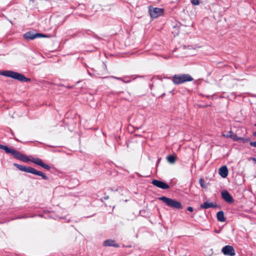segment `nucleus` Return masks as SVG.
I'll use <instances>...</instances> for the list:
<instances>
[{
  "label": "nucleus",
  "mask_w": 256,
  "mask_h": 256,
  "mask_svg": "<svg viewBox=\"0 0 256 256\" xmlns=\"http://www.w3.org/2000/svg\"><path fill=\"white\" fill-rule=\"evenodd\" d=\"M0 74L11 78L21 82H30V79L26 78L24 74L12 70H4L0 72Z\"/></svg>",
  "instance_id": "nucleus-1"
},
{
  "label": "nucleus",
  "mask_w": 256,
  "mask_h": 256,
  "mask_svg": "<svg viewBox=\"0 0 256 256\" xmlns=\"http://www.w3.org/2000/svg\"><path fill=\"white\" fill-rule=\"evenodd\" d=\"M14 165L20 171L30 173L35 175L40 176L42 178V179L45 180H48V178L44 173L42 172L37 170L34 168H32V167L26 166L17 164H14Z\"/></svg>",
  "instance_id": "nucleus-2"
},
{
  "label": "nucleus",
  "mask_w": 256,
  "mask_h": 256,
  "mask_svg": "<svg viewBox=\"0 0 256 256\" xmlns=\"http://www.w3.org/2000/svg\"><path fill=\"white\" fill-rule=\"evenodd\" d=\"M2 150H4L6 153L10 154L14 158L24 162H26L30 160L28 156L24 155L18 150L9 148L6 146H4Z\"/></svg>",
  "instance_id": "nucleus-3"
},
{
  "label": "nucleus",
  "mask_w": 256,
  "mask_h": 256,
  "mask_svg": "<svg viewBox=\"0 0 256 256\" xmlns=\"http://www.w3.org/2000/svg\"><path fill=\"white\" fill-rule=\"evenodd\" d=\"M193 80V78L189 74H175L172 78V82L176 85L187 82H191Z\"/></svg>",
  "instance_id": "nucleus-4"
},
{
  "label": "nucleus",
  "mask_w": 256,
  "mask_h": 256,
  "mask_svg": "<svg viewBox=\"0 0 256 256\" xmlns=\"http://www.w3.org/2000/svg\"><path fill=\"white\" fill-rule=\"evenodd\" d=\"M158 199L165 203L168 206L170 207L178 210L182 209V208L181 203L176 200L164 196Z\"/></svg>",
  "instance_id": "nucleus-5"
},
{
  "label": "nucleus",
  "mask_w": 256,
  "mask_h": 256,
  "mask_svg": "<svg viewBox=\"0 0 256 256\" xmlns=\"http://www.w3.org/2000/svg\"><path fill=\"white\" fill-rule=\"evenodd\" d=\"M148 12L150 16L155 18L164 14V10L159 8H153L152 6L148 7Z\"/></svg>",
  "instance_id": "nucleus-6"
},
{
  "label": "nucleus",
  "mask_w": 256,
  "mask_h": 256,
  "mask_svg": "<svg viewBox=\"0 0 256 256\" xmlns=\"http://www.w3.org/2000/svg\"><path fill=\"white\" fill-rule=\"evenodd\" d=\"M24 38L27 40H32L36 38H48V37L47 35L40 34L36 33L34 34L31 32H28L25 33L23 36Z\"/></svg>",
  "instance_id": "nucleus-7"
},
{
  "label": "nucleus",
  "mask_w": 256,
  "mask_h": 256,
  "mask_svg": "<svg viewBox=\"0 0 256 256\" xmlns=\"http://www.w3.org/2000/svg\"><path fill=\"white\" fill-rule=\"evenodd\" d=\"M222 252L226 256H234L236 254L234 248L229 245L224 246L222 248Z\"/></svg>",
  "instance_id": "nucleus-8"
},
{
  "label": "nucleus",
  "mask_w": 256,
  "mask_h": 256,
  "mask_svg": "<svg viewBox=\"0 0 256 256\" xmlns=\"http://www.w3.org/2000/svg\"><path fill=\"white\" fill-rule=\"evenodd\" d=\"M28 159L30 160L28 162L31 161L34 164L42 166L44 169L50 170L51 168V167L49 165L44 163L42 162V160L40 159V158H32V159Z\"/></svg>",
  "instance_id": "nucleus-9"
},
{
  "label": "nucleus",
  "mask_w": 256,
  "mask_h": 256,
  "mask_svg": "<svg viewBox=\"0 0 256 256\" xmlns=\"http://www.w3.org/2000/svg\"><path fill=\"white\" fill-rule=\"evenodd\" d=\"M152 183L154 186L163 190H166L169 188V186L166 183L160 180H154Z\"/></svg>",
  "instance_id": "nucleus-10"
},
{
  "label": "nucleus",
  "mask_w": 256,
  "mask_h": 256,
  "mask_svg": "<svg viewBox=\"0 0 256 256\" xmlns=\"http://www.w3.org/2000/svg\"><path fill=\"white\" fill-rule=\"evenodd\" d=\"M222 198L228 203L231 204L234 202V199L232 196L226 190L222 192Z\"/></svg>",
  "instance_id": "nucleus-11"
},
{
  "label": "nucleus",
  "mask_w": 256,
  "mask_h": 256,
  "mask_svg": "<svg viewBox=\"0 0 256 256\" xmlns=\"http://www.w3.org/2000/svg\"><path fill=\"white\" fill-rule=\"evenodd\" d=\"M218 206L217 204H214L212 202H206L200 206V208L202 209H208L210 208H216Z\"/></svg>",
  "instance_id": "nucleus-12"
},
{
  "label": "nucleus",
  "mask_w": 256,
  "mask_h": 256,
  "mask_svg": "<svg viewBox=\"0 0 256 256\" xmlns=\"http://www.w3.org/2000/svg\"><path fill=\"white\" fill-rule=\"evenodd\" d=\"M218 172L220 175L224 178H226L228 175V169L225 166H222L219 168Z\"/></svg>",
  "instance_id": "nucleus-13"
},
{
  "label": "nucleus",
  "mask_w": 256,
  "mask_h": 256,
  "mask_svg": "<svg viewBox=\"0 0 256 256\" xmlns=\"http://www.w3.org/2000/svg\"><path fill=\"white\" fill-rule=\"evenodd\" d=\"M104 245L108 246H114L117 248L118 246V244L115 243V242L112 240H108L104 242Z\"/></svg>",
  "instance_id": "nucleus-14"
},
{
  "label": "nucleus",
  "mask_w": 256,
  "mask_h": 256,
  "mask_svg": "<svg viewBox=\"0 0 256 256\" xmlns=\"http://www.w3.org/2000/svg\"><path fill=\"white\" fill-rule=\"evenodd\" d=\"M216 217L218 220L220 222H224L226 220L224 217V212L222 210L217 212Z\"/></svg>",
  "instance_id": "nucleus-15"
},
{
  "label": "nucleus",
  "mask_w": 256,
  "mask_h": 256,
  "mask_svg": "<svg viewBox=\"0 0 256 256\" xmlns=\"http://www.w3.org/2000/svg\"><path fill=\"white\" fill-rule=\"evenodd\" d=\"M222 136L226 138H230L234 141L238 142L240 141V137H238L236 134H222Z\"/></svg>",
  "instance_id": "nucleus-16"
},
{
  "label": "nucleus",
  "mask_w": 256,
  "mask_h": 256,
  "mask_svg": "<svg viewBox=\"0 0 256 256\" xmlns=\"http://www.w3.org/2000/svg\"><path fill=\"white\" fill-rule=\"evenodd\" d=\"M176 158L174 155H169L167 156L166 160L170 164H174L176 161Z\"/></svg>",
  "instance_id": "nucleus-17"
},
{
  "label": "nucleus",
  "mask_w": 256,
  "mask_h": 256,
  "mask_svg": "<svg viewBox=\"0 0 256 256\" xmlns=\"http://www.w3.org/2000/svg\"><path fill=\"white\" fill-rule=\"evenodd\" d=\"M199 182H200V186L202 188H206V186L205 185V182H204V180L202 178H201L200 179Z\"/></svg>",
  "instance_id": "nucleus-18"
},
{
  "label": "nucleus",
  "mask_w": 256,
  "mask_h": 256,
  "mask_svg": "<svg viewBox=\"0 0 256 256\" xmlns=\"http://www.w3.org/2000/svg\"><path fill=\"white\" fill-rule=\"evenodd\" d=\"M250 140L249 138H240V141L242 142L243 143L246 142Z\"/></svg>",
  "instance_id": "nucleus-19"
},
{
  "label": "nucleus",
  "mask_w": 256,
  "mask_h": 256,
  "mask_svg": "<svg viewBox=\"0 0 256 256\" xmlns=\"http://www.w3.org/2000/svg\"><path fill=\"white\" fill-rule=\"evenodd\" d=\"M191 2L194 6H198L200 4L199 0H192Z\"/></svg>",
  "instance_id": "nucleus-20"
},
{
  "label": "nucleus",
  "mask_w": 256,
  "mask_h": 256,
  "mask_svg": "<svg viewBox=\"0 0 256 256\" xmlns=\"http://www.w3.org/2000/svg\"><path fill=\"white\" fill-rule=\"evenodd\" d=\"M250 144L251 146L256 148V141L251 142H250Z\"/></svg>",
  "instance_id": "nucleus-21"
},
{
  "label": "nucleus",
  "mask_w": 256,
  "mask_h": 256,
  "mask_svg": "<svg viewBox=\"0 0 256 256\" xmlns=\"http://www.w3.org/2000/svg\"><path fill=\"white\" fill-rule=\"evenodd\" d=\"M112 78L114 79L118 80H123V78H119V77H116V76H112Z\"/></svg>",
  "instance_id": "nucleus-22"
},
{
  "label": "nucleus",
  "mask_w": 256,
  "mask_h": 256,
  "mask_svg": "<svg viewBox=\"0 0 256 256\" xmlns=\"http://www.w3.org/2000/svg\"><path fill=\"white\" fill-rule=\"evenodd\" d=\"M188 210L190 212H192L194 210L192 206H188L187 208Z\"/></svg>",
  "instance_id": "nucleus-23"
},
{
  "label": "nucleus",
  "mask_w": 256,
  "mask_h": 256,
  "mask_svg": "<svg viewBox=\"0 0 256 256\" xmlns=\"http://www.w3.org/2000/svg\"><path fill=\"white\" fill-rule=\"evenodd\" d=\"M126 78V77H124L123 78V80H122L124 82H130V80H125L124 79Z\"/></svg>",
  "instance_id": "nucleus-24"
},
{
  "label": "nucleus",
  "mask_w": 256,
  "mask_h": 256,
  "mask_svg": "<svg viewBox=\"0 0 256 256\" xmlns=\"http://www.w3.org/2000/svg\"><path fill=\"white\" fill-rule=\"evenodd\" d=\"M233 134V132L232 130H230L228 132L227 134Z\"/></svg>",
  "instance_id": "nucleus-25"
},
{
  "label": "nucleus",
  "mask_w": 256,
  "mask_h": 256,
  "mask_svg": "<svg viewBox=\"0 0 256 256\" xmlns=\"http://www.w3.org/2000/svg\"><path fill=\"white\" fill-rule=\"evenodd\" d=\"M253 161H254L256 163V158H252Z\"/></svg>",
  "instance_id": "nucleus-26"
},
{
  "label": "nucleus",
  "mask_w": 256,
  "mask_h": 256,
  "mask_svg": "<svg viewBox=\"0 0 256 256\" xmlns=\"http://www.w3.org/2000/svg\"><path fill=\"white\" fill-rule=\"evenodd\" d=\"M4 145L0 144V149H2V148H3V147H4Z\"/></svg>",
  "instance_id": "nucleus-27"
},
{
  "label": "nucleus",
  "mask_w": 256,
  "mask_h": 256,
  "mask_svg": "<svg viewBox=\"0 0 256 256\" xmlns=\"http://www.w3.org/2000/svg\"><path fill=\"white\" fill-rule=\"evenodd\" d=\"M254 136H256V131L254 132Z\"/></svg>",
  "instance_id": "nucleus-28"
},
{
  "label": "nucleus",
  "mask_w": 256,
  "mask_h": 256,
  "mask_svg": "<svg viewBox=\"0 0 256 256\" xmlns=\"http://www.w3.org/2000/svg\"><path fill=\"white\" fill-rule=\"evenodd\" d=\"M105 199H108V196H107V197H106L104 198Z\"/></svg>",
  "instance_id": "nucleus-29"
},
{
  "label": "nucleus",
  "mask_w": 256,
  "mask_h": 256,
  "mask_svg": "<svg viewBox=\"0 0 256 256\" xmlns=\"http://www.w3.org/2000/svg\"><path fill=\"white\" fill-rule=\"evenodd\" d=\"M30 1H32V2H33V0H30Z\"/></svg>",
  "instance_id": "nucleus-30"
}]
</instances>
